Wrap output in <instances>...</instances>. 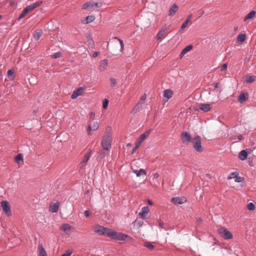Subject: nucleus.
Instances as JSON below:
<instances>
[{
    "mask_svg": "<svg viewBox=\"0 0 256 256\" xmlns=\"http://www.w3.org/2000/svg\"><path fill=\"white\" fill-rule=\"evenodd\" d=\"M166 36V30H161L159 31L158 34L156 35V38L158 40H160L162 38Z\"/></svg>",
    "mask_w": 256,
    "mask_h": 256,
    "instance_id": "c85d7f7f",
    "label": "nucleus"
},
{
    "mask_svg": "<svg viewBox=\"0 0 256 256\" xmlns=\"http://www.w3.org/2000/svg\"><path fill=\"white\" fill-rule=\"evenodd\" d=\"M246 96H248L247 94H246V93H244V92L241 94L240 95V96H238V102L240 104H242L246 100V99H247V98Z\"/></svg>",
    "mask_w": 256,
    "mask_h": 256,
    "instance_id": "bb28decb",
    "label": "nucleus"
},
{
    "mask_svg": "<svg viewBox=\"0 0 256 256\" xmlns=\"http://www.w3.org/2000/svg\"><path fill=\"white\" fill-rule=\"evenodd\" d=\"M88 126L86 128V132L88 136L92 134V132L98 130L100 127V122L98 121L88 120Z\"/></svg>",
    "mask_w": 256,
    "mask_h": 256,
    "instance_id": "7ed1b4c3",
    "label": "nucleus"
},
{
    "mask_svg": "<svg viewBox=\"0 0 256 256\" xmlns=\"http://www.w3.org/2000/svg\"><path fill=\"white\" fill-rule=\"evenodd\" d=\"M22 159H23V156H22V154H18L15 157V161L17 163H19L20 162L21 160H22Z\"/></svg>",
    "mask_w": 256,
    "mask_h": 256,
    "instance_id": "72a5a7b5",
    "label": "nucleus"
},
{
    "mask_svg": "<svg viewBox=\"0 0 256 256\" xmlns=\"http://www.w3.org/2000/svg\"><path fill=\"white\" fill-rule=\"evenodd\" d=\"M39 256H48L47 254L44 249L42 244H40L38 246Z\"/></svg>",
    "mask_w": 256,
    "mask_h": 256,
    "instance_id": "5701e85b",
    "label": "nucleus"
},
{
    "mask_svg": "<svg viewBox=\"0 0 256 256\" xmlns=\"http://www.w3.org/2000/svg\"><path fill=\"white\" fill-rule=\"evenodd\" d=\"M88 40L89 42V44L92 45V46L94 45V42L92 38V37L90 36H87Z\"/></svg>",
    "mask_w": 256,
    "mask_h": 256,
    "instance_id": "09e8293b",
    "label": "nucleus"
},
{
    "mask_svg": "<svg viewBox=\"0 0 256 256\" xmlns=\"http://www.w3.org/2000/svg\"><path fill=\"white\" fill-rule=\"evenodd\" d=\"M89 115H90V118L91 119V120L92 121L94 120V116H96L95 113L94 112H90V113Z\"/></svg>",
    "mask_w": 256,
    "mask_h": 256,
    "instance_id": "3c124183",
    "label": "nucleus"
},
{
    "mask_svg": "<svg viewBox=\"0 0 256 256\" xmlns=\"http://www.w3.org/2000/svg\"><path fill=\"white\" fill-rule=\"evenodd\" d=\"M144 246L150 250H152L154 248V246L149 242H146Z\"/></svg>",
    "mask_w": 256,
    "mask_h": 256,
    "instance_id": "e433bc0d",
    "label": "nucleus"
},
{
    "mask_svg": "<svg viewBox=\"0 0 256 256\" xmlns=\"http://www.w3.org/2000/svg\"><path fill=\"white\" fill-rule=\"evenodd\" d=\"M59 203L58 202H56V203L51 204L50 206L49 210L52 213H56L58 212V210Z\"/></svg>",
    "mask_w": 256,
    "mask_h": 256,
    "instance_id": "dca6fc26",
    "label": "nucleus"
},
{
    "mask_svg": "<svg viewBox=\"0 0 256 256\" xmlns=\"http://www.w3.org/2000/svg\"><path fill=\"white\" fill-rule=\"evenodd\" d=\"M62 53L60 52H56L54 54L51 56V58L56 59L58 58H59L61 56Z\"/></svg>",
    "mask_w": 256,
    "mask_h": 256,
    "instance_id": "4c0bfd02",
    "label": "nucleus"
},
{
    "mask_svg": "<svg viewBox=\"0 0 256 256\" xmlns=\"http://www.w3.org/2000/svg\"><path fill=\"white\" fill-rule=\"evenodd\" d=\"M159 177V174L158 173H155L153 174V178L156 179Z\"/></svg>",
    "mask_w": 256,
    "mask_h": 256,
    "instance_id": "13d9d810",
    "label": "nucleus"
},
{
    "mask_svg": "<svg viewBox=\"0 0 256 256\" xmlns=\"http://www.w3.org/2000/svg\"><path fill=\"white\" fill-rule=\"evenodd\" d=\"M254 142H252L251 144V145L252 146V145H254Z\"/></svg>",
    "mask_w": 256,
    "mask_h": 256,
    "instance_id": "774afa93",
    "label": "nucleus"
},
{
    "mask_svg": "<svg viewBox=\"0 0 256 256\" xmlns=\"http://www.w3.org/2000/svg\"><path fill=\"white\" fill-rule=\"evenodd\" d=\"M234 180L237 182H241L244 180V178L242 177L239 176L238 175L236 176Z\"/></svg>",
    "mask_w": 256,
    "mask_h": 256,
    "instance_id": "c03bdc74",
    "label": "nucleus"
},
{
    "mask_svg": "<svg viewBox=\"0 0 256 256\" xmlns=\"http://www.w3.org/2000/svg\"><path fill=\"white\" fill-rule=\"evenodd\" d=\"M115 38L117 39L119 41L120 45V51L122 52L124 48V44L123 41L121 39H120L118 38Z\"/></svg>",
    "mask_w": 256,
    "mask_h": 256,
    "instance_id": "58836bf2",
    "label": "nucleus"
},
{
    "mask_svg": "<svg viewBox=\"0 0 256 256\" xmlns=\"http://www.w3.org/2000/svg\"><path fill=\"white\" fill-rule=\"evenodd\" d=\"M111 229L107 228H104L100 226H96L94 232L100 235H106L108 236V233Z\"/></svg>",
    "mask_w": 256,
    "mask_h": 256,
    "instance_id": "423d86ee",
    "label": "nucleus"
},
{
    "mask_svg": "<svg viewBox=\"0 0 256 256\" xmlns=\"http://www.w3.org/2000/svg\"><path fill=\"white\" fill-rule=\"evenodd\" d=\"M228 68V65L226 64H222L221 66V71H224L225 70H226Z\"/></svg>",
    "mask_w": 256,
    "mask_h": 256,
    "instance_id": "603ef678",
    "label": "nucleus"
},
{
    "mask_svg": "<svg viewBox=\"0 0 256 256\" xmlns=\"http://www.w3.org/2000/svg\"><path fill=\"white\" fill-rule=\"evenodd\" d=\"M112 142V128L108 126L105 130L104 134L102 136L101 144L103 149L105 150H109L111 147Z\"/></svg>",
    "mask_w": 256,
    "mask_h": 256,
    "instance_id": "f257e3e1",
    "label": "nucleus"
},
{
    "mask_svg": "<svg viewBox=\"0 0 256 256\" xmlns=\"http://www.w3.org/2000/svg\"><path fill=\"white\" fill-rule=\"evenodd\" d=\"M102 6L101 3L94 2H89L85 3L82 7V9L84 10L87 8H92L94 7L99 8Z\"/></svg>",
    "mask_w": 256,
    "mask_h": 256,
    "instance_id": "6e6552de",
    "label": "nucleus"
},
{
    "mask_svg": "<svg viewBox=\"0 0 256 256\" xmlns=\"http://www.w3.org/2000/svg\"><path fill=\"white\" fill-rule=\"evenodd\" d=\"M72 252L70 250H67L64 254L61 256H70L72 254Z\"/></svg>",
    "mask_w": 256,
    "mask_h": 256,
    "instance_id": "49530a36",
    "label": "nucleus"
},
{
    "mask_svg": "<svg viewBox=\"0 0 256 256\" xmlns=\"http://www.w3.org/2000/svg\"><path fill=\"white\" fill-rule=\"evenodd\" d=\"M148 203L149 205H150V206L152 204V202L150 200H148Z\"/></svg>",
    "mask_w": 256,
    "mask_h": 256,
    "instance_id": "e2e57ef3",
    "label": "nucleus"
},
{
    "mask_svg": "<svg viewBox=\"0 0 256 256\" xmlns=\"http://www.w3.org/2000/svg\"><path fill=\"white\" fill-rule=\"evenodd\" d=\"M28 13L32 11L33 10H34L32 6L30 4L28 6H26L24 9Z\"/></svg>",
    "mask_w": 256,
    "mask_h": 256,
    "instance_id": "37998d69",
    "label": "nucleus"
},
{
    "mask_svg": "<svg viewBox=\"0 0 256 256\" xmlns=\"http://www.w3.org/2000/svg\"><path fill=\"white\" fill-rule=\"evenodd\" d=\"M106 156V154L104 152H101L100 154L98 156L97 159L98 160H101L103 158H104Z\"/></svg>",
    "mask_w": 256,
    "mask_h": 256,
    "instance_id": "8fccbe9b",
    "label": "nucleus"
},
{
    "mask_svg": "<svg viewBox=\"0 0 256 256\" xmlns=\"http://www.w3.org/2000/svg\"><path fill=\"white\" fill-rule=\"evenodd\" d=\"M108 64V60H104L101 61L100 66V70L101 71H103L106 68Z\"/></svg>",
    "mask_w": 256,
    "mask_h": 256,
    "instance_id": "aec40b11",
    "label": "nucleus"
},
{
    "mask_svg": "<svg viewBox=\"0 0 256 256\" xmlns=\"http://www.w3.org/2000/svg\"><path fill=\"white\" fill-rule=\"evenodd\" d=\"M204 10H202V14H204Z\"/></svg>",
    "mask_w": 256,
    "mask_h": 256,
    "instance_id": "338daca9",
    "label": "nucleus"
},
{
    "mask_svg": "<svg viewBox=\"0 0 256 256\" xmlns=\"http://www.w3.org/2000/svg\"><path fill=\"white\" fill-rule=\"evenodd\" d=\"M199 108L204 112H207L210 110L211 106L209 104H200Z\"/></svg>",
    "mask_w": 256,
    "mask_h": 256,
    "instance_id": "4468645a",
    "label": "nucleus"
},
{
    "mask_svg": "<svg viewBox=\"0 0 256 256\" xmlns=\"http://www.w3.org/2000/svg\"><path fill=\"white\" fill-rule=\"evenodd\" d=\"M183 28L182 27V26H181V27L180 28V29L179 30V32H180L182 31L184 28Z\"/></svg>",
    "mask_w": 256,
    "mask_h": 256,
    "instance_id": "69168bd1",
    "label": "nucleus"
},
{
    "mask_svg": "<svg viewBox=\"0 0 256 256\" xmlns=\"http://www.w3.org/2000/svg\"><path fill=\"white\" fill-rule=\"evenodd\" d=\"M42 30L40 29L36 30L34 33V36L36 40H38L40 38L42 34Z\"/></svg>",
    "mask_w": 256,
    "mask_h": 256,
    "instance_id": "a878e982",
    "label": "nucleus"
},
{
    "mask_svg": "<svg viewBox=\"0 0 256 256\" xmlns=\"http://www.w3.org/2000/svg\"><path fill=\"white\" fill-rule=\"evenodd\" d=\"M172 201L174 204H184L186 201V199L185 197H174L172 198Z\"/></svg>",
    "mask_w": 256,
    "mask_h": 256,
    "instance_id": "9b49d317",
    "label": "nucleus"
},
{
    "mask_svg": "<svg viewBox=\"0 0 256 256\" xmlns=\"http://www.w3.org/2000/svg\"><path fill=\"white\" fill-rule=\"evenodd\" d=\"M246 152L247 155L248 154H250L252 152V150L250 148H246V150H244Z\"/></svg>",
    "mask_w": 256,
    "mask_h": 256,
    "instance_id": "4d7b16f0",
    "label": "nucleus"
},
{
    "mask_svg": "<svg viewBox=\"0 0 256 256\" xmlns=\"http://www.w3.org/2000/svg\"><path fill=\"white\" fill-rule=\"evenodd\" d=\"M256 12L254 10L251 11L250 12H249L246 16H245L244 18V21L246 22L248 19H252L254 18L256 14Z\"/></svg>",
    "mask_w": 256,
    "mask_h": 256,
    "instance_id": "cd10ccee",
    "label": "nucleus"
},
{
    "mask_svg": "<svg viewBox=\"0 0 256 256\" xmlns=\"http://www.w3.org/2000/svg\"><path fill=\"white\" fill-rule=\"evenodd\" d=\"M218 231L220 235L224 240L232 239L233 237L232 233L224 228H220L218 229Z\"/></svg>",
    "mask_w": 256,
    "mask_h": 256,
    "instance_id": "20e7f679",
    "label": "nucleus"
},
{
    "mask_svg": "<svg viewBox=\"0 0 256 256\" xmlns=\"http://www.w3.org/2000/svg\"><path fill=\"white\" fill-rule=\"evenodd\" d=\"M140 145V144H139V143L138 142L136 144V146L132 149V153H134L136 150L138 148Z\"/></svg>",
    "mask_w": 256,
    "mask_h": 256,
    "instance_id": "5fc2aeb1",
    "label": "nucleus"
},
{
    "mask_svg": "<svg viewBox=\"0 0 256 256\" xmlns=\"http://www.w3.org/2000/svg\"><path fill=\"white\" fill-rule=\"evenodd\" d=\"M14 74V70L12 69L8 70V76H12Z\"/></svg>",
    "mask_w": 256,
    "mask_h": 256,
    "instance_id": "864d4df0",
    "label": "nucleus"
},
{
    "mask_svg": "<svg viewBox=\"0 0 256 256\" xmlns=\"http://www.w3.org/2000/svg\"><path fill=\"white\" fill-rule=\"evenodd\" d=\"M174 92L171 90H164V98L163 100V102H168V100L172 97Z\"/></svg>",
    "mask_w": 256,
    "mask_h": 256,
    "instance_id": "f8f14e48",
    "label": "nucleus"
},
{
    "mask_svg": "<svg viewBox=\"0 0 256 256\" xmlns=\"http://www.w3.org/2000/svg\"><path fill=\"white\" fill-rule=\"evenodd\" d=\"M100 54L99 52H94L92 54V57L96 58Z\"/></svg>",
    "mask_w": 256,
    "mask_h": 256,
    "instance_id": "6e6d98bb",
    "label": "nucleus"
},
{
    "mask_svg": "<svg viewBox=\"0 0 256 256\" xmlns=\"http://www.w3.org/2000/svg\"><path fill=\"white\" fill-rule=\"evenodd\" d=\"M192 48V45H188L187 46H186L185 48H184L180 54V58H182V56H184V54L190 51Z\"/></svg>",
    "mask_w": 256,
    "mask_h": 256,
    "instance_id": "412c9836",
    "label": "nucleus"
},
{
    "mask_svg": "<svg viewBox=\"0 0 256 256\" xmlns=\"http://www.w3.org/2000/svg\"><path fill=\"white\" fill-rule=\"evenodd\" d=\"M214 87L216 88H219V83H216L214 84Z\"/></svg>",
    "mask_w": 256,
    "mask_h": 256,
    "instance_id": "0e129e2a",
    "label": "nucleus"
},
{
    "mask_svg": "<svg viewBox=\"0 0 256 256\" xmlns=\"http://www.w3.org/2000/svg\"><path fill=\"white\" fill-rule=\"evenodd\" d=\"M256 80V76H250L247 77L246 80V82L247 83H252Z\"/></svg>",
    "mask_w": 256,
    "mask_h": 256,
    "instance_id": "7c9ffc66",
    "label": "nucleus"
},
{
    "mask_svg": "<svg viewBox=\"0 0 256 256\" xmlns=\"http://www.w3.org/2000/svg\"><path fill=\"white\" fill-rule=\"evenodd\" d=\"M42 1H38L32 4L31 5L32 6L33 8L34 9L39 6L42 4Z\"/></svg>",
    "mask_w": 256,
    "mask_h": 256,
    "instance_id": "ea45409f",
    "label": "nucleus"
},
{
    "mask_svg": "<svg viewBox=\"0 0 256 256\" xmlns=\"http://www.w3.org/2000/svg\"><path fill=\"white\" fill-rule=\"evenodd\" d=\"M108 100L106 99H105L104 102H103V104H102V106H103V108H104L106 109L108 107Z\"/></svg>",
    "mask_w": 256,
    "mask_h": 256,
    "instance_id": "de8ad7c7",
    "label": "nucleus"
},
{
    "mask_svg": "<svg viewBox=\"0 0 256 256\" xmlns=\"http://www.w3.org/2000/svg\"><path fill=\"white\" fill-rule=\"evenodd\" d=\"M246 40V35L244 34H242L238 36V41L240 42H244Z\"/></svg>",
    "mask_w": 256,
    "mask_h": 256,
    "instance_id": "2f4dec72",
    "label": "nucleus"
},
{
    "mask_svg": "<svg viewBox=\"0 0 256 256\" xmlns=\"http://www.w3.org/2000/svg\"><path fill=\"white\" fill-rule=\"evenodd\" d=\"M192 142L194 149L198 152H202L203 150L200 137L198 136H195L192 140Z\"/></svg>",
    "mask_w": 256,
    "mask_h": 256,
    "instance_id": "39448f33",
    "label": "nucleus"
},
{
    "mask_svg": "<svg viewBox=\"0 0 256 256\" xmlns=\"http://www.w3.org/2000/svg\"><path fill=\"white\" fill-rule=\"evenodd\" d=\"M144 224L143 221L140 220H136L134 222V226H136L137 228H140Z\"/></svg>",
    "mask_w": 256,
    "mask_h": 256,
    "instance_id": "f704fd0d",
    "label": "nucleus"
},
{
    "mask_svg": "<svg viewBox=\"0 0 256 256\" xmlns=\"http://www.w3.org/2000/svg\"><path fill=\"white\" fill-rule=\"evenodd\" d=\"M159 225L162 228H164V224L162 221L159 222Z\"/></svg>",
    "mask_w": 256,
    "mask_h": 256,
    "instance_id": "052dcab7",
    "label": "nucleus"
},
{
    "mask_svg": "<svg viewBox=\"0 0 256 256\" xmlns=\"http://www.w3.org/2000/svg\"><path fill=\"white\" fill-rule=\"evenodd\" d=\"M84 215L86 216V217H88L90 216V212H89L88 210H85L84 212Z\"/></svg>",
    "mask_w": 256,
    "mask_h": 256,
    "instance_id": "bf43d9fd",
    "label": "nucleus"
},
{
    "mask_svg": "<svg viewBox=\"0 0 256 256\" xmlns=\"http://www.w3.org/2000/svg\"><path fill=\"white\" fill-rule=\"evenodd\" d=\"M247 208L250 210H253L255 208V206L252 202H250L248 204Z\"/></svg>",
    "mask_w": 256,
    "mask_h": 256,
    "instance_id": "a19ab883",
    "label": "nucleus"
},
{
    "mask_svg": "<svg viewBox=\"0 0 256 256\" xmlns=\"http://www.w3.org/2000/svg\"><path fill=\"white\" fill-rule=\"evenodd\" d=\"M84 92V88L82 87H80L76 90H75L71 98L72 99H75L77 98L78 96H82Z\"/></svg>",
    "mask_w": 256,
    "mask_h": 256,
    "instance_id": "1a4fd4ad",
    "label": "nucleus"
},
{
    "mask_svg": "<svg viewBox=\"0 0 256 256\" xmlns=\"http://www.w3.org/2000/svg\"><path fill=\"white\" fill-rule=\"evenodd\" d=\"M132 172L134 173L137 176H140L142 175H146V172L144 169H140V170H133Z\"/></svg>",
    "mask_w": 256,
    "mask_h": 256,
    "instance_id": "b1692460",
    "label": "nucleus"
},
{
    "mask_svg": "<svg viewBox=\"0 0 256 256\" xmlns=\"http://www.w3.org/2000/svg\"><path fill=\"white\" fill-rule=\"evenodd\" d=\"M60 229L62 230H63L64 232H65L67 234H70V231L71 229V226L70 224H62L60 228Z\"/></svg>",
    "mask_w": 256,
    "mask_h": 256,
    "instance_id": "f3484780",
    "label": "nucleus"
},
{
    "mask_svg": "<svg viewBox=\"0 0 256 256\" xmlns=\"http://www.w3.org/2000/svg\"><path fill=\"white\" fill-rule=\"evenodd\" d=\"M181 137L183 143H188L192 140L190 135L185 131L182 132Z\"/></svg>",
    "mask_w": 256,
    "mask_h": 256,
    "instance_id": "9d476101",
    "label": "nucleus"
},
{
    "mask_svg": "<svg viewBox=\"0 0 256 256\" xmlns=\"http://www.w3.org/2000/svg\"><path fill=\"white\" fill-rule=\"evenodd\" d=\"M146 98V94H144L140 97V101L136 106L134 110L135 109H136V108H140V106L144 102Z\"/></svg>",
    "mask_w": 256,
    "mask_h": 256,
    "instance_id": "4be33fe9",
    "label": "nucleus"
},
{
    "mask_svg": "<svg viewBox=\"0 0 256 256\" xmlns=\"http://www.w3.org/2000/svg\"><path fill=\"white\" fill-rule=\"evenodd\" d=\"M95 20V17L94 16H88L86 18V23L88 24L92 22Z\"/></svg>",
    "mask_w": 256,
    "mask_h": 256,
    "instance_id": "473e14b6",
    "label": "nucleus"
},
{
    "mask_svg": "<svg viewBox=\"0 0 256 256\" xmlns=\"http://www.w3.org/2000/svg\"><path fill=\"white\" fill-rule=\"evenodd\" d=\"M108 236L117 240H132V238L128 234L117 232L110 230V232L108 233Z\"/></svg>",
    "mask_w": 256,
    "mask_h": 256,
    "instance_id": "f03ea898",
    "label": "nucleus"
},
{
    "mask_svg": "<svg viewBox=\"0 0 256 256\" xmlns=\"http://www.w3.org/2000/svg\"><path fill=\"white\" fill-rule=\"evenodd\" d=\"M90 152H91V150H90L88 154H86L84 155V158L82 159V161L81 162L80 164L79 168L80 169L83 168L86 166L87 162L88 161V160H89V158H90Z\"/></svg>",
    "mask_w": 256,
    "mask_h": 256,
    "instance_id": "ddd939ff",
    "label": "nucleus"
},
{
    "mask_svg": "<svg viewBox=\"0 0 256 256\" xmlns=\"http://www.w3.org/2000/svg\"><path fill=\"white\" fill-rule=\"evenodd\" d=\"M110 80L112 86L113 87L115 86L116 84V79L114 78H111Z\"/></svg>",
    "mask_w": 256,
    "mask_h": 256,
    "instance_id": "a18cd8bd",
    "label": "nucleus"
},
{
    "mask_svg": "<svg viewBox=\"0 0 256 256\" xmlns=\"http://www.w3.org/2000/svg\"><path fill=\"white\" fill-rule=\"evenodd\" d=\"M192 17V14H190L186 18V21L182 24V27L186 28L188 23L190 21Z\"/></svg>",
    "mask_w": 256,
    "mask_h": 256,
    "instance_id": "c756f323",
    "label": "nucleus"
},
{
    "mask_svg": "<svg viewBox=\"0 0 256 256\" xmlns=\"http://www.w3.org/2000/svg\"><path fill=\"white\" fill-rule=\"evenodd\" d=\"M238 140H242L244 138L242 135L240 134V135L238 136Z\"/></svg>",
    "mask_w": 256,
    "mask_h": 256,
    "instance_id": "680f3d73",
    "label": "nucleus"
},
{
    "mask_svg": "<svg viewBox=\"0 0 256 256\" xmlns=\"http://www.w3.org/2000/svg\"><path fill=\"white\" fill-rule=\"evenodd\" d=\"M239 174L236 172H232L230 176L228 177V180H231L232 178H235L236 176H238Z\"/></svg>",
    "mask_w": 256,
    "mask_h": 256,
    "instance_id": "c9c22d12",
    "label": "nucleus"
},
{
    "mask_svg": "<svg viewBox=\"0 0 256 256\" xmlns=\"http://www.w3.org/2000/svg\"><path fill=\"white\" fill-rule=\"evenodd\" d=\"M178 10V6L176 4H174L168 11V15L172 16Z\"/></svg>",
    "mask_w": 256,
    "mask_h": 256,
    "instance_id": "6ab92c4d",
    "label": "nucleus"
},
{
    "mask_svg": "<svg viewBox=\"0 0 256 256\" xmlns=\"http://www.w3.org/2000/svg\"><path fill=\"white\" fill-rule=\"evenodd\" d=\"M248 155L246 152L244 150H242L238 154L239 158L242 160H244L247 158Z\"/></svg>",
    "mask_w": 256,
    "mask_h": 256,
    "instance_id": "393cba45",
    "label": "nucleus"
},
{
    "mask_svg": "<svg viewBox=\"0 0 256 256\" xmlns=\"http://www.w3.org/2000/svg\"><path fill=\"white\" fill-rule=\"evenodd\" d=\"M150 130H148L146 132H145L144 133L142 134L138 140V142L139 143V144H140L146 139V138L149 135L150 132Z\"/></svg>",
    "mask_w": 256,
    "mask_h": 256,
    "instance_id": "2eb2a0df",
    "label": "nucleus"
},
{
    "mask_svg": "<svg viewBox=\"0 0 256 256\" xmlns=\"http://www.w3.org/2000/svg\"><path fill=\"white\" fill-rule=\"evenodd\" d=\"M150 210L148 206H144L142 208V212L139 213V215L142 218H144L147 214L149 212Z\"/></svg>",
    "mask_w": 256,
    "mask_h": 256,
    "instance_id": "a211bd4d",
    "label": "nucleus"
},
{
    "mask_svg": "<svg viewBox=\"0 0 256 256\" xmlns=\"http://www.w3.org/2000/svg\"><path fill=\"white\" fill-rule=\"evenodd\" d=\"M27 14L28 13L24 10L22 14L19 16L18 20H20L22 18Z\"/></svg>",
    "mask_w": 256,
    "mask_h": 256,
    "instance_id": "79ce46f5",
    "label": "nucleus"
},
{
    "mask_svg": "<svg viewBox=\"0 0 256 256\" xmlns=\"http://www.w3.org/2000/svg\"><path fill=\"white\" fill-rule=\"evenodd\" d=\"M0 204L3 210L6 212V214L8 216H10L12 214V212L10 211V206L8 202L4 200L0 202Z\"/></svg>",
    "mask_w": 256,
    "mask_h": 256,
    "instance_id": "0eeeda50",
    "label": "nucleus"
}]
</instances>
